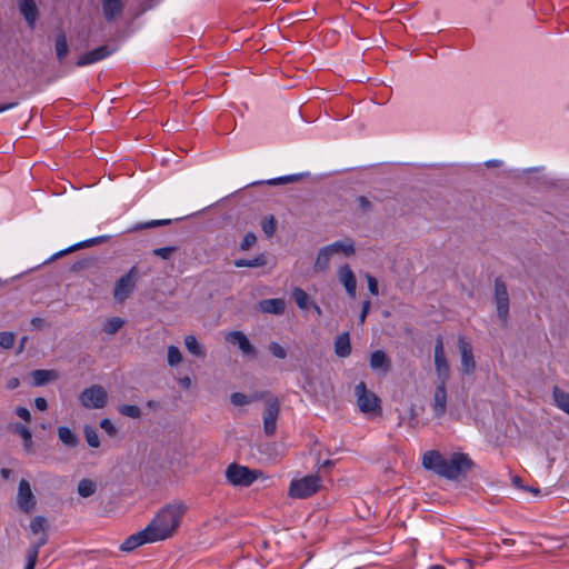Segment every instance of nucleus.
<instances>
[{
  "label": "nucleus",
  "mask_w": 569,
  "mask_h": 569,
  "mask_svg": "<svg viewBox=\"0 0 569 569\" xmlns=\"http://www.w3.org/2000/svg\"><path fill=\"white\" fill-rule=\"evenodd\" d=\"M298 180H299V176L291 174V176H284V177H280V178H277V179L269 180L268 183L272 184V186H276V184H284V183H289V182H295V181H298Z\"/></svg>",
  "instance_id": "nucleus-50"
},
{
  "label": "nucleus",
  "mask_w": 569,
  "mask_h": 569,
  "mask_svg": "<svg viewBox=\"0 0 569 569\" xmlns=\"http://www.w3.org/2000/svg\"><path fill=\"white\" fill-rule=\"evenodd\" d=\"M77 491L79 496L88 498L97 491V485L91 479H81L78 483Z\"/></svg>",
  "instance_id": "nucleus-34"
},
{
  "label": "nucleus",
  "mask_w": 569,
  "mask_h": 569,
  "mask_svg": "<svg viewBox=\"0 0 569 569\" xmlns=\"http://www.w3.org/2000/svg\"><path fill=\"white\" fill-rule=\"evenodd\" d=\"M97 260L94 258H84L71 266V271L79 272L96 266Z\"/></svg>",
  "instance_id": "nucleus-41"
},
{
  "label": "nucleus",
  "mask_w": 569,
  "mask_h": 569,
  "mask_svg": "<svg viewBox=\"0 0 569 569\" xmlns=\"http://www.w3.org/2000/svg\"><path fill=\"white\" fill-rule=\"evenodd\" d=\"M458 348L461 356V370L465 375H471L476 370V361L472 346L463 338H458Z\"/></svg>",
  "instance_id": "nucleus-11"
},
{
  "label": "nucleus",
  "mask_w": 569,
  "mask_h": 569,
  "mask_svg": "<svg viewBox=\"0 0 569 569\" xmlns=\"http://www.w3.org/2000/svg\"><path fill=\"white\" fill-rule=\"evenodd\" d=\"M256 242H257V237H256V234H254L253 232H248V233L243 237V239H242V241H241V243H240V249H241L242 251L249 250L252 246H254V244H256Z\"/></svg>",
  "instance_id": "nucleus-48"
},
{
  "label": "nucleus",
  "mask_w": 569,
  "mask_h": 569,
  "mask_svg": "<svg viewBox=\"0 0 569 569\" xmlns=\"http://www.w3.org/2000/svg\"><path fill=\"white\" fill-rule=\"evenodd\" d=\"M358 203L363 211H370L372 209L371 202L365 196L358 198Z\"/></svg>",
  "instance_id": "nucleus-54"
},
{
  "label": "nucleus",
  "mask_w": 569,
  "mask_h": 569,
  "mask_svg": "<svg viewBox=\"0 0 569 569\" xmlns=\"http://www.w3.org/2000/svg\"><path fill=\"white\" fill-rule=\"evenodd\" d=\"M83 433H84V437H86V440H87L88 445L91 448H99L100 447V439H99V436L97 433V430L93 427L84 426Z\"/></svg>",
  "instance_id": "nucleus-37"
},
{
  "label": "nucleus",
  "mask_w": 569,
  "mask_h": 569,
  "mask_svg": "<svg viewBox=\"0 0 569 569\" xmlns=\"http://www.w3.org/2000/svg\"><path fill=\"white\" fill-rule=\"evenodd\" d=\"M47 519L42 516H36L30 522V530L33 535L47 532Z\"/></svg>",
  "instance_id": "nucleus-35"
},
{
  "label": "nucleus",
  "mask_w": 569,
  "mask_h": 569,
  "mask_svg": "<svg viewBox=\"0 0 569 569\" xmlns=\"http://www.w3.org/2000/svg\"><path fill=\"white\" fill-rule=\"evenodd\" d=\"M338 278L340 282L343 284L347 293L351 297H356V290H357V279L351 270V268L348 264L342 266L338 270Z\"/></svg>",
  "instance_id": "nucleus-17"
},
{
  "label": "nucleus",
  "mask_w": 569,
  "mask_h": 569,
  "mask_svg": "<svg viewBox=\"0 0 569 569\" xmlns=\"http://www.w3.org/2000/svg\"><path fill=\"white\" fill-rule=\"evenodd\" d=\"M370 306H371V303H370L369 300L363 301L362 308H361V312H360V317H359L360 325H362L366 321V318H367V315L369 312Z\"/></svg>",
  "instance_id": "nucleus-53"
},
{
  "label": "nucleus",
  "mask_w": 569,
  "mask_h": 569,
  "mask_svg": "<svg viewBox=\"0 0 569 569\" xmlns=\"http://www.w3.org/2000/svg\"><path fill=\"white\" fill-rule=\"evenodd\" d=\"M486 166L488 168L500 167L501 166V161H499V160H489V161L486 162Z\"/></svg>",
  "instance_id": "nucleus-63"
},
{
  "label": "nucleus",
  "mask_w": 569,
  "mask_h": 569,
  "mask_svg": "<svg viewBox=\"0 0 569 569\" xmlns=\"http://www.w3.org/2000/svg\"><path fill=\"white\" fill-rule=\"evenodd\" d=\"M31 326L34 329H43L44 327H47V323L42 318L34 317L31 319Z\"/></svg>",
  "instance_id": "nucleus-56"
},
{
  "label": "nucleus",
  "mask_w": 569,
  "mask_h": 569,
  "mask_svg": "<svg viewBox=\"0 0 569 569\" xmlns=\"http://www.w3.org/2000/svg\"><path fill=\"white\" fill-rule=\"evenodd\" d=\"M366 278H367V281H368V289H369L370 293L373 295V296H378L379 290H378V281H377V279L373 276H371V274H367Z\"/></svg>",
  "instance_id": "nucleus-51"
},
{
  "label": "nucleus",
  "mask_w": 569,
  "mask_h": 569,
  "mask_svg": "<svg viewBox=\"0 0 569 569\" xmlns=\"http://www.w3.org/2000/svg\"><path fill=\"white\" fill-rule=\"evenodd\" d=\"M332 254L342 253L347 257L353 256L356 252L355 242L352 239H346L345 241H336L327 246Z\"/></svg>",
  "instance_id": "nucleus-22"
},
{
  "label": "nucleus",
  "mask_w": 569,
  "mask_h": 569,
  "mask_svg": "<svg viewBox=\"0 0 569 569\" xmlns=\"http://www.w3.org/2000/svg\"><path fill=\"white\" fill-rule=\"evenodd\" d=\"M447 381H439L433 393L432 410L437 418L442 417L447 411Z\"/></svg>",
  "instance_id": "nucleus-16"
},
{
  "label": "nucleus",
  "mask_w": 569,
  "mask_h": 569,
  "mask_svg": "<svg viewBox=\"0 0 569 569\" xmlns=\"http://www.w3.org/2000/svg\"><path fill=\"white\" fill-rule=\"evenodd\" d=\"M261 476V471L237 462L230 463L226 469V479L233 487H249Z\"/></svg>",
  "instance_id": "nucleus-3"
},
{
  "label": "nucleus",
  "mask_w": 569,
  "mask_h": 569,
  "mask_svg": "<svg viewBox=\"0 0 569 569\" xmlns=\"http://www.w3.org/2000/svg\"><path fill=\"white\" fill-rule=\"evenodd\" d=\"M180 385L184 389H189L191 387V379L190 377H183L179 380Z\"/></svg>",
  "instance_id": "nucleus-60"
},
{
  "label": "nucleus",
  "mask_w": 569,
  "mask_h": 569,
  "mask_svg": "<svg viewBox=\"0 0 569 569\" xmlns=\"http://www.w3.org/2000/svg\"><path fill=\"white\" fill-rule=\"evenodd\" d=\"M10 429L12 430L13 433H16L22 438L24 450L30 452L32 450V446H33L32 433H31L30 429L20 422L12 425L10 427Z\"/></svg>",
  "instance_id": "nucleus-24"
},
{
  "label": "nucleus",
  "mask_w": 569,
  "mask_h": 569,
  "mask_svg": "<svg viewBox=\"0 0 569 569\" xmlns=\"http://www.w3.org/2000/svg\"><path fill=\"white\" fill-rule=\"evenodd\" d=\"M171 221H172L171 219L151 220V221H148L144 223H139V224L134 226L132 228V230L137 231V230L147 229V228H156V227L167 226V224H170Z\"/></svg>",
  "instance_id": "nucleus-42"
},
{
  "label": "nucleus",
  "mask_w": 569,
  "mask_h": 569,
  "mask_svg": "<svg viewBox=\"0 0 569 569\" xmlns=\"http://www.w3.org/2000/svg\"><path fill=\"white\" fill-rule=\"evenodd\" d=\"M54 49L58 60L62 61L69 52L67 37L63 32L57 34Z\"/></svg>",
  "instance_id": "nucleus-32"
},
{
  "label": "nucleus",
  "mask_w": 569,
  "mask_h": 569,
  "mask_svg": "<svg viewBox=\"0 0 569 569\" xmlns=\"http://www.w3.org/2000/svg\"><path fill=\"white\" fill-rule=\"evenodd\" d=\"M422 466L440 477L458 480L473 469L475 462L467 453L456 452L446 458L439 451L430 450L423 453Z\"/></svg>",
  "instance_id": "nucleus-1"
},
{
  "label": "nucleus",
  "mask_w": 569,
  "mask_h": 569,
  "mask_svg": "<svg viewBox=\"0 0 569 569\" xmlns=\"http://www.w3.org/2000/svg\"><path fill=\"white\" fill-rule=\"evenodd\" d=\"M109 237L108 236H100V237H96V238H92V239H89V240H86V241H82V242H79L77 244H73L71 246L70 248L68 249H64V250H61L59 251L58 253L53 254L52 258L50 259V261L54 260V259H58L62 256H66L70 252H73L78 249H82V248H87V247H91V246H94V244H99V243H102L104 242Z\"/></svg>",
  "instance_id": "nucleus-21"
},
{
  "label": "nucleus",
  "mask_w": 569,
  "mask_h": 569,
  "mask_svg": "<svg viewBox=\"0 0 569 569\" xmlns=\"http://www.w3.org/2000/svg\"><path fill=\"white\" fill-rule=\"evenodd\" d=\"M184 346L191 355H193L196 357H200V358L206 357L204 348L202 347V345H200L198 342V340L194 336H191V335L187 336L184 338Z\"/></svg>",
  "instance_id": "nucleus-30"
},
{
  "label": "nucleus",
  "mask_w": 569,
  "mask_h": 569,
  "mask_svg": "<svg viewBox=\"0 0 569 569\" xmlns=\"http://www.w3.org/2000/svg\"><path fill=\"white\" fill-rule=\"evenodd\" d=\"M0 473H1V477H2L4 480H7V479H9V477L11 476L12 470H11V469H9V468H2V469H1V471H0Z\"/></svg>",
  "instance_id": "nucleus-62"
},
{
  "label": "nucleus",
  "mask_w": 569,
  "mask_h": 569,
  "mask_svg": "<svg viewBox=\"0 0 569 569\" xmlns=\"http://www.w3.org/2000/svg\"><path fill=\"white\" fill-rule=\"evenodd\" d=\"M118 410L122 416L129 418L139 419L141 417L140 408L134 405H121Z\"/></svg>",
  "instance_id": "nucleus-39"
},
{
  "label": "nucleus",
  "mask_w": 569,
  "mask_h": 569,
  "mask_svg": "<svg viewBox=\"0 0 569 569\" xmlns=\"http://www.w3.org/2000/svg\"><path fill=\"white\" fill-rule=\"evenodd\" d=\"M19 386H20V380L16 377L10 378L7 382V388L9 390H13V389L18 388Z\"/></svg>",
  "instance_id": "nucleus-58"
},
{
  "label": "nucleus",
  "mask_w": 569,
  "mask_h": 569,
  "mask_svg": "<svg viewBox=\"0 0 569 569\" xmlns=\"http://www.w3.org/2000/svg\"><path fill=\"white\" fill-rule=\"evenodd\" d=\"M17 501L20 509L26 513L31 512L36 506V498L32 493L29 481L26 479H21L19 482Z\"/></svg>",
  "instance_id": "nucleus-12"
},
{
  "label": "nucleus",
  "mask_w": 569,
  "mask_h": 569,
  "mask_svg": "<svg viewBox=\"0 0 569 569\" xmlns=\"http://www.w3.org/2000/svg\"><path fill=\"white\" fill-rule=\"evenodd\" d=\"M260 311L271 315H282L286 309V301L280 298L264 299L259 302Z\"/></svg>",
  "instance_id": "nucleus-20"
},
{
  "label": "nucleus",
  "mask_w": 569,
  "mask_h": 569,
  "mask_svg": "<svg viewBox=\"0 0 569 569\" xmlns=\"http://www.w3.org/2000/svg\"><path fill=\"white\" fill-rule=\"evenodd\" d=\"M139 278V270L133 266L124 276L117 280L113 289V299L120 303L124 302L136 289Z\"/></svg>",
  "instance_id": "nucleus-5"
},
{
  "label": "nucleus",
  "mask_w": 569,
  "mask_h": 569,
  "mask_svg": "<svg viewBox=\"0 0 569 569\" xmlns=\"http://www.w3.org/2000/svg\"><path fill=\"white\" fill-rule=\"evenodd\" d=\"M355 395L357 397V405L359 410L370 417L380 416L382 412L380 399L366 387L365 382H359L355 387Z\"/></svg>",
  "instance_id": "nucleus-4"
},
{
  "label": "nucleus",
  "mask_w": 569,
  "mask_h": 569,
  "mask_svg": "<svg viewBox=\"0 0 569 569\" xmlns=\"http://www.w3.org/2000/svg\"><path fill=\"white\" fill-rule=\"evenodd\" d=\"M320 478L311 475L290 483L289 496L296 499H306L315 495L320 488Z\"/></svg>",
  "instance_id": "nucleus-6"
},
{
  "label": "nucleus",
  "mask_w": 569,
  "mask_h": 569,
  "mask_svg": "<svg viewBox=\"0 0 569 569\" xmlns=\"http://www.w3.org/2000/svg\"><path fill=\"white\" fill-rule=\"evenodd\" d=\"M552 397L556 406L561 409L563 412L569 415V392L560 389L559 387H553Z\"/></svg>",
  "instance_id": "nucleus-27"
},
{
  "label": "nucleus",
  "mask_w": 569,
  "mask_h": 569,
  "mask_svg": "<svg viewBox=\"0 0 569 569\" xmlns=\"http://www.w3.org/2000/svg\"><path fill=\"white\" fill-rule=\"evenodd\" d=\"M33 385L43 386L50 380L57 379V373L53 370L38 369L32 371Z\"/></svg>",
  "instance_id": "nucleus-29"
},
{
  "label": "nucleus",
  "mask_w": 569,
  "mask_h": 569,
  "mask_svg": "<svg viewBox=\"0 0 569 569\" xmlns=\"http://www.w3.org/2000/svg\"><path fill=\"white\" fill-rule=\"evenodd\" d=\"M34 406L38 410L44 411L48 408V402L44 398L38 397L34 399Z\"/></svg>",
  "instance_id": "nucleus-55"
},
{
  "label": "nucleus",
  "mask_w": 569,
  "mask_h": 569,
  "mask_svg": "<svg viewBox=\"0 0 569 569\" xmlns=\"http://www.w3.org/2000/svg\"><path fill=\"white\" fill-rule=\"evenodd\" d=\"M182 361V355L178 347L169 346L168 347V363L173 367L179 365Z\"/></svg>",
  "instance_id": "nucleus-40"
},
{
  "label": "nucleus",
  "mask_w": 569,
  "mask_h": 569,
  "mask_svg": "<svg viewBox=\"0 0 569 569\" xmlns=\"http://www.w3.org/2000/svg\"><path fill=\"white\" fill-rule=\"evenodd\" d=\"M113 52H114L113 48H111L107 44L101 46V47L96 48V49L82 54L81 57H79V59L77 60V66L84 67V66H88L91 63H96L100 60L108 58Z\"/></svg>",
  "instance_id": "nucleus-15"
},
{
  "label": "nucleus",
  "mask_w": 569,
  "mask_h": 569,
  "mask_svg": "<svg viewBox=\"0 0 569 569\" xmlns=\"http://www.w3.org/2000/svg\"><path fill=\"white\" fill-rule=\"evenodd\" d=\"M511 482L515 487H517L521 490H527V486L523 485L522 479L519 476H513L511 478Z\"/></svg>",
  "instance_id": "nucleus-57"
},
{
  "label": "nucleus",
  "mask_w": 569,
  "mask_h": 569,
  "mask_svg": "<svg viewBox=\"0 0 569 569\" xmlns=\"http://www.w3.org/2000/svg\"><path fill=\"white\" fill-rule=\"evenodd\" d=\"M26 559H27V565H26L24 569H34L37 559H34L33 557H30L28 555H26Z\"/></svg>",
  "instance_id": "nucleus-59"
},
{
  "label": "nucleus",
  "mask_w": 569,
  "mask_h": 569,
  "mask_svg": "<svg viewBox=\"0 0 569 569\" xmlns=\"http://www.w3.org/2000/svg\"><path fill=\"white\" fill-rule=\"evenodd\" d=\"M48 532L40 533L38 540L27 548L26 555L33 557L34 559L38 560L40 548L43 547L48 542Z\"/></svg>",
  "instance_id": "nucleus-33"
},
{
  "label": "nucleus",
  "mask_w": 569,
  "mask_h": 569,
  "mask_svg": "<svg viewBox=\"0 0 569 569\" xmlns=\"http://www.w3.org/2000/svg\"><path fill=\"white\" fill-rule=\"evenodd\" d=\"M335 352L340 358H346L351 353V343L348 332H343L336 338Z\"/></svg>",
  "instance_id": "nucleus-23"
},
{
  "label": "nucleus",
  "mask_w": 569,
  "mask_h": 569,
  "mask_svg": "<svg viewBox=\"0 0 569 569\" xmlns=\"http://www.w3.org/2000/svg\"><path fill=\"white\" fill-rule=\"evenodd\" d=\"M268 349L270 353L277 359L287 358V350L278 342H270Z\"/></svg>",
  "instance_id": "nucleus-44"
},
{
  "label": "nucleus",
  "mask_w": 569,
  "mask_h": 569,
  "mask_svg": "<svg viewBox=\"0 0 569 569\" xmlns=\"http://www.w3.org/2000/svg\"><path fill=\"white\" fill-rule=\"evenodd\" d=\"M493 298L497 305V315L498 318L503 322L507 323L508 317H509V293L507 290V286L505 281L498 277L495 279V292Z\"/></svg>",
  "instance_id": "nucleus-8"
},
{
  "label": "nucleus",
  "mask_w": 569,
  "mask_h": 569,
  "mask_svg": "<svg viewBox=\"0 0 569 569\" xmlns=\"http://www.w3.org/2000/svg\"><path fill=\"white\" fill-rule=\"evenodd\" d=\"M435 369L439 381H448L450 377V366L446 357L443 339L441 336L436 338Z\"/></svg>",
  "instance_id": "nucleus-9"
},
{
  "label": "nucleus",
  "mask_w": 569,
  "mask_h": 569,
  "mask_svg": "<svg viewBox=\"0 0 569 569\" xmlns=\"http://www.w3.org/2000/svg\"><path fill=\"white\" fill-rule=\"evenodd\" d=\"M267 264V257L264 253H260L253 259H239L234 261V266L238 268H256V267H263Z\"/></svg>",
  "instance_id": "nucleus-31"
},
{
  "label": "nucleus",
  "mask_w": 569,
  "mask_h": 569,
  "mask_svg": "<svg viewBox=\"0 0 569 569\" xmlns=\"http://www.w3.org/2000/svg\"><path fill=\"white\" fill-rule=\"evenodd\" d=\"M147 407H148V408H150V409L156 410V409H158V408H159V403H158L157 401H154V400H149V401L147 402Z\"/></svg>",
  "instance_id": "nucleus-64"
},
{
  "label": "nucleus",
  "mask_w": 569,
  "mask_h": 569,
  "mask_svg": "<svg viewBox=\"0 0 569 569\" xmlns=\"http://www.w3.org/2000/svg\"><path fill=\"white\" fill-rule=\"evenodd\" d=\"M16 413L19 418H21L22 420L29 422L31 420V413L30 411L24 408V407H18L16 409Z\"/></svg>",
  "instance_id": "nucleus-52"
},
{
  "label": "nucleus",
  "mask_w": 569,
  "mask_h": 569,
  "mask_svg": "<svg viewBox=\"0 0 569 569\" xmlns=\"http://www.w3.org/2000/svg\"><path fill=\"white\" fill-rule=\"evenodd\" d=\"M79 400L87 409H101L107 405L108 393L102 386L93 385L80 393Z\"/></svg>",
  "instance_id": "nucleus-7"
},
{
  "label": "nucleus",
  "mask_w": 569,
  "mask_h": 569,
  "mask_svg": "<svg viewBox=\"0 0 569 569\" xmlns=\"http://www.w3.org/2000/svg\"><path fill=\"white\" fill-rule=\"evenodd\" d=\"M103 17L111 22L118 18L124 8L123 0H101Z\"/></svg>",
  "instance_id": "nucleus-19"
},
{
  "label": "nucleus",
  "mask_w": 569,
  "mask_h": 569,
  "mask_svg": "<svg viewBox=\"0 0 569 569\" xmlns=\"http://www.w3.org/2000/svg\"><path fill=\"white\" fill-rule=\"evenodd\" d=\"M178 251V247H163V248H157L152 250V254L163 259L169 260L174 252Z\"/></svg>",
  "instance_id": "nucleus-43"
},
{
  "label": "nucleus",
  "mask_w": 569,
  "mask_h": 569,
  "mask_svg": "<svg viewBox=\"0 0 569 569\" xmlns=\"http://www.w3.org/2000/svg\"><path fill=\"white\" fill-rule=\"evenodd\" d=\"M370 366L372 369H383L385 371H388L390 363L386 352L382 350L372 352L370 357Z\"/></svg>",
  "instance_id": "nucleus-28"
},
{
  "label": "nucleus",
  "mask_w": 569,
  "mask_h": 569,
  "mask_svg": "<svg viewBox=\"0 0 569 569\" xmlns=\"http://www.w3.org/2000/svg\"><path fill=\"white\" fill-rule=\"evenodd\" d=\"M123 325L124 321L121 318L113 317L106 322L103 330L108 335H114L122 328Z\"/></svg>",
  "instance_id": "nucleus-38"
},
{
  "label": "nucleus",
  "mask_w": 569,
  "mask_h": 569,
  "mask_svg": "<svg viewBox=\"0 0 569 569\" xmlns=\"http://www.w3.org/2000/svg\"><path fill=\"white\" fill-rule=\"evenodd\" d=\"M19 10L28 26L33 29L39 17V10L34 0H19Z\"/></svg>",
  "instance_id": "nucleus-18"
},
{
  "label": "nucleus",
  "mask_w": 569,
  "mask_h": 569,
  "mask_svg": "<svg viewBox=\"0 0 569 569\" xmlns=\"http://www.w3.org/2000/svg\"><path fill=\"white\" fill-rule=\"evenodd\" d=\"M187 506L182 501H174L164 506L148 525L157 541L172 537L178 530Z\"/></svg>",
  "instance_id": "nucleus-2"
},
{
  "label": "nucleus",
  "mask_w": 569,
  "mask_h": 569,
  "mask_svg": "<svg viewBox=\"0 0 569 569\" xmlns=\"http://www.w3.org/2000/svg\"><path fill=\"white\" fill-rule=\"evenodd\" d=\"M261 227L267 237L273 236L276 231V220L273 216L264 218Z\"/></svg>",
  "instance_id": "nucleus-46"
},
{
  "label": "nucleus",
  "mask_w": 569,
  "mask_h": 569,
  "mask_svg": "<svg viewBox=\"0 0 569 569\" xmlns=\"http://www.w3.org/2000/svg\"><path fill=\"white\" fill-rule=\"evenodd\" d=\"M18 106V102H10V103H3L0 104V112L7 111L9 109H12Z\"/></svg>",
  "instance_id": "nucleus-61"
},
{
  "label": "nucleus",
  "mask_w": 569,
  "mask_h": 569,
  "mask_svg": "<svg viewBox=\"0 0 569 569\" xmlns=\"http://www.w3.org/2000/svg\"><path fill=\"white\" fill-rule=\"evenodd\" d=\"M149 542H157V540L154 539L153 535L151 533V531L149 530V528L147 526L143 530L128 537L122 542L120 549L122 551L129 552V551H132L136 548H138L144 543H149Z\"/></svg>",
  "instance_id": "nucleus-13"
},
{
  "label": "nucleus",
  "mask_w": 569,
  "mask_h": 569,
  "mask_svg": "<svg viewBox=\"0 0 569 569\" xmlns=\"http://www.w3.org/2000/svg\"><path fill=\"white\" fill-rule=\"evenodd\" d=\"M280 412L278 399H268L263 412V430L267 436H272L277 429V419Z\"/></svg>",
  "instance_id": "nucleus-10"
},
{
  "label": "nucleus",
  "mask_w": 569,
  "mask_h": 569,
  "mask_svg": "<svg viewBox=\"0 0 569 569\" xmlns=\"http://www.w3.org/2000/svg\"><path fill=\"white\" fill-rule=\"evenodd\" d=\"M14 335L9 331L0 332V346L4 349H11L14 343Z\"/></svg>",
  "instance_id": "nucleus-45"
},
{
  "label": "nucleus",
  "mask_w": 569,
  "mask_h": 569,
  "mask_svg": "<svg viewBox=\"0 0 569 569\" xmlns=\"http://www.w3.org/2000/svg\"><path fill=\"white\" fill-rule=\"evenodd\" d=\"M229 343L237 345L244 356L257 357V350L242 331H231L226 336Z\"/></svg>",
  "instance_id": "nucleus-14"
},
{
  "label": "nucleus",
  "mask_w": 569,
  "mask_h": 569,
  "mask_svg": "<svg viewBox=\"0 0 569 569\" xmlns=\"http://www.w3.org/2000/svg\"><path fill=\"white\" fill-rule=\"evenodd\" d=\"M59 440L68 448H74L79 445V437L68 427L58 428Z\"/></svg>",
  "instance_id": "nucleus-26"
},
{
  "label": "nucleus",
  "mask_w": 569,
  "mask_h": 569,
  "mask_svg": "<svg viewBox=\"0 0 569 569\" xmlns=\"http://www.w3.org/2000/svg\"><path fill=\"white\" fill-rule=\"evenodd\" d=\"M100 428L103 429L110 437H114L117 433V428L108 418H104L100 421Z\"/></svg>",
  "instance_id": "nucleus-49"
},
{
  "label": "nucleus",
  "mask_w": 569,
  "mask_h": 569,
  "mask_svg": "<svg viewBox=\"0 0 569 569\" xmlns=\"http://www.w3.org/2000/svg\"><path fill=\"white\" fill-rule=\"evenodd\" d=\"M333 254L330 252V250L326 247L321 248L318 251L317 259L313 266V269L316 272H325L329 269L330 266V259Z\"/></svg>",
  "instance_id": "nucleus-25"
},
{
  "label": "nucleus",
  "mask_w": 569,
  "mask_h": 569,
  "mask_svg": "<svg viewBox=\"0 0 569 569\" xmlns=\"http://www.w3.org/2000/svg\"><path fill=\"white\" fill-rule=\"evenodd\" d=\"M230 401L234 406H244L251 402V399L242 392H233L230 396Z\"/></svg>",
  "instance_id": "nucleus-47"
},
{
  "label": "nucleus",
  "mask_w": 569,
  "mask_h": 569,
  "mask_svg": "<svg viewBox=\"0 0 569 569\" xmlns=\"http://www.w3.org/2000/svg\"><path fill=\"white\" fill-rule=\"evenodd\" d=\"M292 297L300 309L306 310L309 308V296L305 290L295 288Z\"/></svg>",
  "instance_id": "nucleus-36"
}]
</instances>
